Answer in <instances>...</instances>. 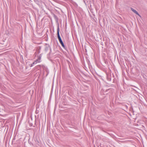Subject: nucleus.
<instances>
[{
    "instance_id": "nucleus-1",
    "label": "nucleus",
    "mask_w": 147,
    "mask_h": 147,
    "mask_svg": "<svg viewBox=\"0 0 147 147\" xmlns=\"http://www.w3.org/2000/svg\"><path fill=\"white\" fill-rule=\"evenodd\" d=\"M57 35H58V39L59 40V41L60 43L61 44L62 46L63 47H64L65 46L64 45V44L61 39V37L60 36L59 34V30H58V31H57Z\"/></svg>"
},
{
    "instance_id": "nucleus-2",
    "label": "nucleus",
    "mask_w": 147,
    "mask_h": 147,
    "mask_svg": "<svg viewBox=\"0 0 147 147\" xmlns=\"http://www.w3.org/2000/svg\"><path fill=\"white\" fill-rule=\"evenodd\" d=\"M131 9L136 14H137L138 15H139L138 14V12L137 11L135 10H134L132 8H131Z\"/></svg>"
},
{
    "instance_id": "nucleus-3",
    "label": "nucleus",
    "mask_w": 147,
    "mask_h": 147,
    "mask_svg": "<svg viewBox=\"0 0 147 147\" xmlns=\"http://www.w3.org/2000/svg\"><path fill=\"white\" fill-rule=\"evenodd\" d=\"M36 62H35L34 63H34Z\"/></svg>"
}]
</instances>
